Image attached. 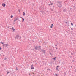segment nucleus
<instances>
[{"mask_svg": "<svg viewBox=\"0 0 76 76\" xmlns=\"http://www.w3.org/2000/svg\"><path fill=\"white\" fill-rule=\"evenodd\" d=\"M58 3L57 5L59 7H61L62 6V3L61 2V1H58L57 2Z\"/></svg>", "mask_w": 76, "mask_h": 76, "instance_id": "obj_1", "label": "nucleus"}, {"mask_svg": "<svg viewBox=\"0 0 76 76\" xmlns=\"http://www.w3.org/2000/svg\"><path fill=\"white\" fill-rule=\"evenodd\" d=\"M15 39H16V38H17V39H19H19H20V38H21V37H19V36L18 35H17L16 36V37H15Z\"/></svg>", "mask_w": 76, "mask_h": 76, "instance_id": "obj_2", "label": "nucleus"}, {"mask_svg": "<svg viewBox=\"0 0 76 76\" xmlns=\"http://www.w3.org/2000/svg\"><path fill=\"white\" fill-rule=\"evenodd\" d=\"M3 46L4 47H7V46H8V45H7V44H4L3 45Z\"/></svg>", "mask_w": 76, "mask_h": 76, "instance_id": "obj_3", "label": "nucleus"}, {"mask_svg": "<svg viewBox=\"0 0 76 76\" xmlns=\"http://www.w3.org/2000/svg\"><path fill=\"white\" fill-rule=\"evenodd\" d=\"M41 47L40 46L38 47L37 50H41Z\"/></svg>", "mask_w": 76, "mask_h": 76, "instance_id": "obj_4", "label": "nucleus"}, {"mask_svg": "<svg viewBox=\"0 0 76 76\" xmlns=\"http://www.w3.org/2000/svg\"><path fill=\"white\" fill-rule=\"evenodd\" d=\"M42 51L43 53L44 54H45L46 52H45V50H42Z\"/></svg>", "mask_w": 76, "mask_h": 76, "instance_id": "obj_5", "label": "nucleus"}, {"mask_svg": "<svg viewBox=\"0 0 76 76\" xmlns=\"http://www.w3.org/2000/svg\"><path fill=\"white\" fill-rule=\"evenodd\" d=\"M2 5L3 7H5L6 6V4L5 3L3 4Z\"/></svg>", "mask_w": 76, "mask_h": 76, "instance_id": "obj_6", "label": "nucleus"}, {"mask_svg": "<svg viewBox=\"0 0 76 76\" xmlns=\"http://www.w3.org/2000/svg\"><path fill=\"white\" fill-rule=\"evenodd\" d=\"M18 20V18H17L16 19H15L14 20V22H16V20Z\"/></svg>", "mask_w": 76, "mask_h": 76, "instance_id": "obj_7", "label": "nucleus"}, {"mask_svg": "<svg viewBox=\"0 0 76 76\" xmlns=\"http://www.w3.org/2000/svg\"><path fill=\"white\" fill-rule=\"evenodd\" d=\"M35 50H37L38 49V46H35Z\"/></svg>", "mask_w": 76, "mask_h": 76, "instance_id": "obj_8", "label": "nucleus"}, {"mask_svg": "<svg viewBox=\"0 0 76 76\" xmlns=\"http://www.w3.org/2000/svg\"><path fill=\"white\" fill-rule=\"evenodd\" d=\"M12 29L13 30V31H15V28H13V27H12Z\"/></svg>", "mask_w": 76, "mask_h": 76, "instance_id": "obj_9", "label": "nucleus"}, {"mask_svg": "<svg viewBox=\"0 0 76 76\" xmlns=\"http://www.w3.org/2000/svg\"><path fill=\"white\" fill-rule=\"evenodd\" d=\"M25 12H23V16H25Z\"/></svg>", "mask_w": 76, "mask_h": 76, "instance_id": "obj_10", "label": "nucleus"}, {"mask_svg": "<svg viewBox=\"0 0 76 76\" xmlns=\"http://www.w3.org/2000/svg\"><path fill=\"white\" fill-rule=\"evenodd\" d=\"M23 19V21H22V22H24V20H25V19H24L23 18H22Z\"/></svg>", "mask_w": 76, "mask_h": 76, "instance_id": "obj_11", "label": "nucleus"}, {"mask_svg": "<svg viewBox=\"0 0 76 76\" xmlns=\"http://www.w3.org/2000/svg\"><path fill=\"white\" fill-rule=\"evenodd\" d=\"M56 70H58V71H59V69H58V68H56Z\"/></svg>", "mask_w": 76, "mask_h": 76, "instance_id": "obj_12", "label": "nucleus"}, {"mask_svg": "<svg viewBox=\"0 0 76 76\" xmlns=\"http://www.w3.org/2000/svg\"><path fill=\"white\" fill-rule=\"evenodd\" d=\"M31 69H34V67H31Z\"/></svg>", "mask_w": 76, "mask_h": 76, "instance_id": "obj_13", "label": "nucleus"}, {"mask_svg": "<svg viewBox=\"0 0 76 76\" xmlns=\"http://www.w3.org/2000/svg\"><path fill=\"white\" fill-rule=\"evenodd\" d=\"M56 57H55L54 58H53V59L54 60H56Z\"/></svg>", "mask_w": 76, "mask_h": 76, "instance_id": "obj_14", "label": "nucleus"}, {"mask_svg": "<svg viewBox=\"0 0 76 76\" xmlns=\"http://www.w3.org/2000/svg\"><path fill=\"white\" fill-rule=\"evenodd\" d=\"M18 70V69L17 68V67H16V70Z\"/></svg>", "mask_w": 76, "mask_h": 76, "instance_id": "obj_15", "label": "nucleus"}, {"mask_svg": "<svg viewBox=\"0 0 76 76\" xmlns=\"http://www.w3.org/2000/svg\"><path fill=\"white\" fill-rule=\"evenodd\" d=\"M11 18H13V15H11Z\"/></svg>", "mask_w": 76, "mask_h": 76, "instance_id": "obj_16", "label": "nucleus"}, {"mask_svg": "<svg viewBox=\"0 0 76 76\" xmlns=\"http://www.w3.org/2000/svg\"><path fill=\"white\" fill-rule=\"evenodd\" d=\"M71 25H72V26H73V23H71Z\"/></svg>", "mask_w": 76, "mask_h": 76, "instance_id": "obj_17", "label": "nucleus"}, {"mask_svg": "<svg viewBox=\"0 0 76 76\" xmlns=\"http://www.w3.org/2000/svg\"><path fill=\"white\" fill-rule=\"evenodd\" d=\"M5 60H7V58H5L4 59Z\"/></svg>", "mask_w": 76, "mask_h": 76, "instance_id": "obj_18", "label": "nucleus"}, {"mask_svg": "<svg viewBox=\"0 0 76 76\" xmlns=\"http://www.w3.org/2000/svg\"><path fill=\"white\" fill-rule=\"evenodd\" d=\"M59 67V66H57V67Z\"/></svg>", "mask_w": 76, "mask_h": 76, "instance_id": "obj_19", "label": "nucleus"}, {"mask_svg": "<svg viewBox=\"0 0 76 76\" xmlns=\"http://www.w3.org/2000/svg\"><path fill=\"white\" fill-rule=\"evenodd\" d=\"M10 73V72H9L7 73V74H8V73Z\"/></svg>", "mask_w": 76, "mask_h": 76, "instance_id": "obj_20", "label": "nucleus"}, {"mask_svg": "<svg viewBox=\"0 0 76 76\" xmlns=\"http://www.w3.org/2000/svg\"><path fill=\"white\" fill-rule=\"evenodd\" d=\"M53 28V26H50V28Z\"/></svg>", "mask_w": 76, "mask_h": 76, "instance_id": "obj_21", "label": "nucleus"}, {"mask_svg": "<svg viewBox=\"0 0 76 76\" xmlns=\"http://www.w3.org/2000/svg\"><path fill=\"white\" fill-rule=\"evenodd\" d=\"M33 67V65H31V67Z\"/></svg>", "mask_w": 76, "mask_h": 76, "instance_id": "obj_22", "label": "nucleus"}, {"mask_svg": "<svg viewBox=\"0 0 76 76\" xmlns=\"http://www.w3.org/2000/svg\"><path fill=\"white\" fill-rule=\"evenodd\" d=\"M71 30H73V28H71Z\"/></svg>", "mask_w": 76, "mask_h": 76, "instance_id": "obj_23", "label": "nucleus"}, {"mask_svg": "<svg viewBox=\"0 0 76 76\" xmlns=\"http://www.w3.org/2000/svg\"><path fill=\"white\" fill-rule=\"evenodd\" d=\"M53 3L50 4L51 5H53Z\"/></svg>", "mask_w": 76, "mask_h": 76, "instance_id": "obj_24", "label": "nucleus"}, {"mask_svg": "<svg viewBox=\"0 0 76 76\" xmlns=\"http://www.w3.org/2000/svg\"><path fill=\"white\" fill-rule=\"evenodd\" d=\"M55 76H58V75H57V74H55Z\"/></svg>", "mask_w": 76, "mask_h": 76, "instance_id": "obj_25", "label": "nucleus"}, {"mask_svg": "<svg viewBox=\"0 0 76 76\" xmlns=\"http://www.w3.org/2000/svg\"><path fill=\"white\" fill-rule=\"evenodd\" d=\"M55 45V46H57V45H56V44Z\"/></svg>", "mask_w": 76, "mask_h": 76, "instance_id": "obj_26", "label": "nucleus"}, {"mask_svg": "<svg viewBox=\"0 0 76 76\" xmlns=\"http://www.w3.org/2000/svg\"><path fill=\"white\" fill-rule=\"evenodd\" d=\"M51 26H53V24H51Z\"/></svg>", "mask_w": 76, "mask_h": 76, "instance_id": "obj_27", "label": "nucleus"}, {"mask_svg": "<svg viewBox=\"0 0 76 76\" xmlns=\"http://www.w3.org/2000/svg\"><path fill=\"white\" fill-rule=\"evenodd\" d=\"M20 18H21L22 19L23 18L22 17H21Z\"/></svg>", "mask_w": 76, "mask_h": 76, "instance_id": "obj_28", "label": "nucleus"}, {"mask_svg": "<svg viewBox=\"0 0 76 76\" xmlns=\"http://www.w3.org/2000/svg\"><path fill=\"white\" fill-rule=\"evenodd\" d=\"M1 43L2 44H4V43H3V42H2Z\"/></svg>", "mask_w": 76, "mask_h": 76, "instance_id": "obj_29", "label": "nucleus"}, {"mask_svg": "<svg viewBox=\"0 0 76 76\" xmlns=\"http://www.w3.org/2000/svg\"><path fill=\"white\" fill-rule=\"evenodd\" d=\"M19 12H20V10H18Z\"/></svg>", "mask_w": 76, "mask_h": 76, "instance_id": "obj_30", "label": "nucleus"}, {"mask_svg": "<svg viewBox=\"0 0 76 76\" xmlns=\"http://www.w3.org/2000/svg\"><path fill=\"white\" fill-rule=\"evenodd\" d=\"M65 23H67V22H65Z\"/></svg>", "mask_w": 76, "mask_h": 76, "instance_id": "obj_31", "label": "nucleus"}, {"mask_svg": "<svg viewBox=\"0 0 76 76\" xmlns=\"http://www.w3.org/2000/svg\"><path fill=\"white\" fill-rule=\"evenodd\" d=\"M55 48H56V49H57V47H56Z\"/></svg>", "mask_w": 76, "mask_h": 76, "instance_id": "obj_32", "label": "nucleus"}, {"mask_svg": "<svg viewBox=\"0 0 76 76\" xmlns=\"http://www.w3.org/2000/svg\"><path fill=\"white\" fill-rule=\"evenodd\" d=\"M48 70H50V71H51V69H48Z\"/></svg>", "mask_w": 76, "mask_h": 76, "instance_id": "obj_33", "label": "nucleus"}, {"mask_svg": "<svg viewBox=\"0 0 76 76\" xmlns=\"http://www.w3.org/2000/svg\"><path fill=\"white\" fill-rule=\"evenodd\" d=\"M0 50H1V47H0Z\"/></svg>", "mask_w": 76, "mask_h": 76, "instance_id": "obj_34", "label": "nucleus"}, {"mask_svg": "<svg viewBox=\"0 0 76 76\" xmlns=\"http://www.w3.org/2000/svg\"><path fill=\"white\" fill-rule=\"evenodd\" d=\"M50 5L51 4H49V6H50Z\"/></svg>", "mask_w": 76, "mask_h": 76, "instance_id": "obj_35", "label": "nucleus"}, {"mask_svg": "<svg viewBox=\"0 0 76 76\" xmlns=\"http://www.w3.org/2000/svg\"><path fill=\"white\" fill-rule=\"evenodd\" d=\"M72 61H73H73H74V60H73Z\"/></svg>", "mask_w": 76, "mask_h": 76, "instance_id": "obj_36", "label": "nucleus"}, {"mask_svg": "<svg viewBox=\"0 0 76 76\" xmlns=\"http://www.w3.org/2000/svg\"><path fill=\"white\" fill-rule=\"evenodd\" d=\"M29 75H31V74H29Z\"/></svg>", "mask_w": 76, "mask_h": 76, "instance_id": "obj_37", "label": "nucleus"}, {"mask_svg": "<svg viewBox=\"0 0 76 76\" xmlns=\"http://www.w3.org/2000/svg\"><path fill=\"white\" fill-rule=\"evenodd\" d=\"M33 74H34H34H35L34 73H33Z\"/></svg>", "mask_w": 76, "mask_h": 76, "instance_id": "obj_38", "label": "nucleus"}, {"mask_svg": "<svg viewBox=\"0 0 76 76\" xmlns=\"http://www.w3.org/2000/svg\"><path fill=\"white\" fill-rule=\"evenodd\" d=\"M52 10V11H53V10Z\"/></svg>", "mask_w": 76, "mask_h": 76, "instance_id": "obj_39", "label": "nucleus"}, {"mask_svg": "<svg viewBox=\"0 0 76 76\" xmlns=\"http://www.w3.org/2000/svg\"><path fill=\"white\" fill-rule=\"evenodd\" d=\"M36 64H37V63H36Z\"/></svg>", "mask_w": 76, "mask_h": 76, "instance_id": "obj_40", "label": "nucleus"}, {"mask_svg": "<svg viewBox=\"0 0 76 76\" xmlns=\"http://www.w3.org/2000/svg\"><path fill=\"white\" fill-rule=\"evenodd\" d=\"M64 12L65 11H64Z\"/></svg>", "mask_w": 76, "mask_h": 76, "instance_id": "obj_41", "label": "nucleus"}, {"mask_svg": "<svg viewBox=\"0 0 76 76\" xmlns=\"http://www.w3.org/2000/svg\"><path fill=\"white\" fill-rule=\"evenodd\" d=\"M33 4V5H34V4Z\"/></svg>", "mask_w": 76, "mask_h": 76, "instance_id": "obj_42", "label": "nucleus"}]
</instances>
